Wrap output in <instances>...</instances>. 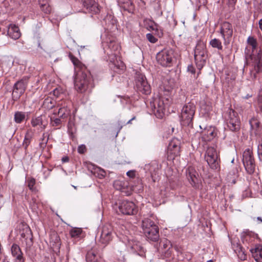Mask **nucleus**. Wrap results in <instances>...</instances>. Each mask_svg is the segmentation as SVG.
<instances>
[{"mask_svg": "<svg viewBox=\"0 0 262 262\" xmlns=\"http://www.w3.org/2000/svg\"><path fill=\"white\" fill-rule=\"evenodd\" d=\"M233 249L240 259L244 260L246 259L247 255L245 253L244 249L241 245L236 244L234 246Z\"/></svg>", "mask_w": 262, "mask_h": 262, "instance_id": "24", "label": "nucleus"}, {"mask_svg": "<svg viewBox=\"0 0 262 262\" xmlns=\"http://www.w3.org/2000/svg\"><path fill=\"white\" fill-rule=\"evenodd\" d=\"M258 25L260 29L262 31V18L259 20Z\"/></svg>", "mask_w": 262, "mask_h": 262, "instance_id": "55", "label": "nucleus"}, {"mask_svg": "<svg viewBox=\"0 0 262 262\" xmlns=\"http://www.w3.org/2000/svg\"><path fill=\"white\" fill-rule=\"evenodd\" d=\"M108 48L111 51L115 52L114 54L116 56L117 55L116 52H118L120 49V46L117 42L112 40L108 43Z\"/></svg>", "mask_w": 262, "mask_h": 262, "instance_id": "28", "label": "nucleus"}, {"mask_svg": "<svg viewBox=\"0 0 262 262\" xmlns=\"http://www.w3.org/2000/svg\"><path fill=\"white\" fill-rule=\"evenodd\" d=\"M64 91L60 87L55 89L53 91V94L54 96L58 97H60L62 94H63Z\"/></svg>", "mask_w": 262, "mask_h": 262, "instance_id": "40", "label": "nucleus"}, {"mask_svg": "<svg viewBox=\"0 0 262 262\" xmlns=\"http://www.w3.org/2000/svg\"><path fill=\"white\" fill-rule=\"evenodd\" d=\"M40 8L45 7L47 4H49V0H38Z\"/></svg>", "mask_w": 262, "mask_h": 262, "instance_id": "49", "label": "nucleus"}, {"mask_svg": "<svg viewBox=\"0 0 262 262\" xmlns=\"http://www.w3.org/2000/svg\"><path fill=\"white\" fill-rule=\"evenodd\" d=\"M247 43L252 47L250 55L251 61H247V64L250 67L249 79L253 81L257 78V75L262 72L261 51L257 50V42L253 37L249 36Z\"/></svg>", "mask_w": 262, "mask_h": 262, "instance_id": "1", "label": "nucleus"}, {"mask_svg": "<svg viewBox=\"0 0 262 262\" xmlns=\"http://www.w3.org/2000/svg\"><path fill=\"white\" fill-rule=\"evenodd\" d=\"M257 154L259 159L262 160V137L258 142L257 146Z\"/></svg>", "mask_w": 262, "mask_h": 262, "instance_id": "41", "label": "nucleus"}, {"mask_svg": "<svg viewBox=\"0 0 262 262\" xmlns=\"http://www.w3.org/2000/svg\"><path fill=\"white\" fill-rule=\"evenodd\" d=\"M220 32L222 35V38L224 40V44H229L230 38L233 34L232 25L228 22H224L221 25Z\"/></svg>", "mask_w": 262, "mask_h": 262, "instance_id": "14", "label": "nucleus"}, {"mask_svg": "<svg viewBox=\"0 0 262 262\" xmlns=\"http://www.w3.org/2000/svg\"><path fill=\"white\" fill-rule=\"evenodd\" d=\"M147 39L151 43H154L157 42L158 39L156 38L152 34L147 33L146 35Z\"/></svg>", "mask_w": 262, "mask_h": 262, "instance_id": "42", "label": "nucleus"}, {"mask_svg": "<svg viewBox=\"0 0 262 262\" xmlns=\"http://www.w3.org/2000/svg\"><path fill=\"white\" fill-rule=\"evenodd\" d=\"M68 109L67 107L63 106L59 108L57 113H54L53 115H57L59 118H63L67 112Z\"/></svg>", "mask_w": 262, "mask_h": 262, "instance_id": "37", "label": "nucleus"}, {"mask_svg": "<svg viewBox=\"0 0 262 262\" xmlns=\"http://www.w3.org/2000/svg\"><path fill=\"white\" fill-rule=\"evenodd\" d=\"M146 23L148 24V26L147 27V28L149 31L155 30V28L153 26V24H154V22L150 20H148L146 21Z\"/></svg>", "mask_w": 262, "mask_h": 262, "instance_id": "48", "label": "nucleus"}, {"mask_svg": "<svg viewBox=\"0 0 262 262\" xmlns=\"http://www.w3.org/2000/svg\"><path fill=\"white\" fill-rule=\"evenodd\" d=\"M82 230L81 228H74L70 231V234L72 237L76 238L80 237Z\"/></svg>", "mask_w": 262, "mask_h": 262, "instance_id": "35", "label": "nucleus"}, {"mask_svg": "<svg viewBox=\"0 0 262 262\" xmlns=\"http://www.w3.org/2000/svg\"><path fill=\"white\" fill-rule=\"evenodd\" d=\"M29 77L24 76L21 79L17 81L14 85L12 95L14 97L19 98L25 91Z\"/></svg>", "mask_w": 262, "mask_h": 262, "instance_id": "13", "label": "nucleus"}, {"mask_svg": "<svg viewBox=\"0 0 262 262\" xmlns=\"http://www.w3.org/2000/svg\"><path fill=\"white\" fill-rule=\"evenodd\" d=\"M7 35L12 39L16 40L21 36L19 28L15 24H10L8 27Z\"/></svg>", "mask_w": 262, "mask_h": 262, "instance_id": "22", "label": "nucleus"}, {"mask_svg": "<svg viewBox=\"0 0 262 262\" xmlns=\"http://www.w3.org/2000/svg\"><path fill=\"white\" fill-rule=\"evenodd\" d=\"M145 169L149 171L151 178H154V175L156 174L157 171L158 170V165L156 162H151L145 165Z\"/></svg>", "mask_w": 262, "mask_h": 262, "instance_id": "25", "label": "nucleus"}, {"mask_svg": "<svg viewBox=\"0 0 262 262\" xmlns=\"http://www.w3.org/2000/svg\"><path fill=\"white\" fill-rule=\"evenodd\" d=\"M41 10L46 14H50L52 11V8L50 4H47L40 8Z\"/></svg>", "mask_w": 262, "mask_h": 262, "instance_id": "43", "label": "nucleus"}, {"mask_svg": "<svg viewBox=\"0 0 262 262\" xmlns=\"http://www.w3.org/2000/svg\"><path fill=\"white\" fill-rule=\"evenodd\" d=\"M209 44L212 47L217 48L218 50H222L223 46L221 41L216 38H214L210 41Z\"/></svg>", "mask_w": 262, "mask_h": 262, "instance_id": "32", "label": "nucleus"}, {"mask_svg": "<svg viewBox=\"0 0 262 262\" xmlns=\"http://www.w3.org/2000/svg\"><path fill=\"white\" fill-rule=\"evenodd\" d=\"M70 56L71 61H72L76 68L79 69L78 71L86 70V68L82 64V63L78 59V58L73 55H70Z\"/></svg>", "mask_w": 262, "mask_h": 262, "instance_id": "27", "label": "nucleus"}, {"mask_svg": "<svg viewBox=\"0 0 262 262\" xmlns=\"http://www.w3.org/2000/svg\"><path fill=\"white\" fill-rule=\"evenodd\" d=\"M207 262H213L212 260H209Z\"/></svg>", "mask_w": 262, "mask_h": 262, "instance_id": "62", "label": "nucleus"}, {"mask_svg": "<svg viewBox=\"0 0 262 262\" xmlns=\"http://www.w3.org/2000/svg\"><path fill=\"white\" fill-rule=\"evenodd\" d=\"M201 135L203 140L209 141L217 135V131L214 127L208 126L202 131Z\"/></svg>", "mask_w": 262, "mask_h": 262, "instance_id": "20", "label": "nucleus"}, {"mask_svg": "<svg viewBox=\"0 0 262 262\" xmlns=\"http://www.w3.org/2000/svg\"><path fill=\"white\" fill-rule=\"evenodd\" d=\"M236 176L234 174L233 179H231L230 174H229L227 176V179L231 184H234L236 183Z\"/></svg>", "mask_w": 262, "mask_h": 262, "instance_id": "50", "label": "nucleus"}, {"mask_svg": "<svg viewBox=\"0 0 262 262\" xmlns=\"http://www.w3.org/2000/svg\"><path fill=\"white\" fill-rule=\"evenodd\" d=\"M174 54L171 49H164L159 52L156 56L158 62L164 67H170L173 62Z\"/></svg>", "mask_w": 262, "mask_h": 262, "instance_id": "6", "label": "nucleus"}, {"mask_svg": "<svg viewBox=\"0 0 262 262\" xmlns=\"http://www.w3.org/2000/svg\"><path fill=\"white\" fill-rule=\"evenodd\" d=\"M136 119V117H133L132 119H130L129 120L127 121L126 123L127 124H130L132 123V121Z\"/></svg>", "mask_w": 262, "mask_h": 262, "instance_id": "57", "label": "nucleus"}, {"mask_svg": "<svg viewBox=\"0 0 262 262\" xmlns=\"http://www.w3.org/2000/svg\"><path fill=\"white\" fill-rule=\"evenodd\" d=\"M86 260L87 262H98L97 257L96 254L92 251H89L86 255Z\"/></svg>", "mask_w": 262, "mask_h": 262, "instance_id": "31", "label": "nucleus"}, {"mask_svg": "<svg viewBox=\"0 0 262 262\" xmlns=\"http://www.w3.org/2000/svg\"><path fill=\"white\" fill-rule=\"evenodd\" d=\"M187 71L191 74L193 75V77L195 78H197L199 76V74L201 73V70L200 71L199 70V72H198L197 74H195V69L194 67L192 64H189L187 67Z\"/></svg>", "mask_w": 262, "mask_h": 262, "instance_id": "38", "label": "nucleus"}, {"mask_svg": "<svg viewBox=\"0 0 262 262\" xmlns=\"http://www.w3.org/2000/svg\"><path fill=\"white\" fill-rule=\"evenodd\" d=\"M205 160L211 168L216 169L219 167L218 152L214 147H208L205 154Z\"/></svg>", "mask_w": 262, "mask_h": 262, "instance_id": "8", "label": "nucleus"}, {"mask_svg": "<svg viewBox=\"0 0 262 262\" xmlns=\"http://www.w3.org/2000/svg\"><path fill=\"white\" fill-rule=\"evenodd\" d=\"M154 113L155 116L159 119H162L165 115L166 107L167 103L165 102L163 98L156 99L154 102Z\"/></svg>", "mask_w": 262, "mask_h": 262, "instance_id": "12", "label": "nucleus"}, {"mask_svg": "<svg viewBox=\"0 0 262 262\" xmlns=\"http://www.w3.org/2000/svg\"><path fill=\"white\" fill-rule=\"evenodd\" d=\"M56 116L53 114L50 116V124L53 127H58L61 124V118Z\"/></svg>", "mask_w": 262, "mask_h": 262, "instance_id": "30", "label": "nucleus"}, {"mask_svg": "<svg viewBox=\"0 0 262 262\" xmlns=\"http://www.w3.org/2000/svg\"><path fill=\"white\" fill-rule=\"evenodd\" d=\"M118 209L122 214L128 215L135 214L138 211L135 204L126 200H123L119 204Z\"/></svg>", "mask_w": 262, "mask_h": 262, "instance_id": "11", "label": "nucleus"}, {"mask_svg": "<svg viewBox=\"0 0 262 262\" xmlns=\"http://www.w3.org/2000/svg\"><path fill=\"white\" fill-rule=\"evenodd\" d=\"M92 2L95 1L94 0H85L83 2V5L88 11H89L92 6V3H91Z\"/></svg>", "mask_w": 262, "mask_h": 262, "instance_id": "45", "label": "nucleus"}, {"mask_svg": "<svg viewBox=\"0 0 262 262\" xmlns=\"http://www.w3.org/2000/svg\"><path fill=\"white\" fill-rule=\"evenodd\" d=\"M35 184V180L34 178H30L28 181V186L29 189L33 191L34 190V186Z\"/></svg>", "mask_w": 262, "mask_h": 262, "instance_id": "44", "label": "nucleus"}, {"mask_svg": "<svg viewBox=\"0 0 262 262\" xmlns=\"http://www.w3.org/2000/svg\"><path fill=\"white\" fill-rule=\"evenodd\" d=\"M32 126L36 127L42 124V119L41 116H38L36 118H33L31 121Z\"/></svg>", "mask_w": 262, "mask_h": 262, "instance_id": "36", "label": "nucleus"}, {"mask_svg": "<svg viewBox=\"0 0 262 262\" xmlns=\"http://www.w3.org/2000/svg\"><path fill=\"white\" fill-rule=\"evenodd\" d=\"M56 241H58V236H57V235H56Z\"/></svg>", "mask_w": 262, "mask_h": 262, "instance_id": "63", "label": "nucleus"}, {"mask_svg": "<svg viewBox=\"0 0 262 262\" xmlns=\"http://www.w3.org/2000/svg\"><path fill=\"white\" fill-rule=\"evenodd\" d=\"M121 64H122V65H121V67H122V69H123V67H124V66H123V64L122 63H121Z\"/></svg>", "mask_w": 262, "mask_h": 262, "instance_id": "64", "label": "nucleus"}, {"mask_svg": "<svg viewBox=\"0 0 262 262\" xmlns=\"http://www.w3.org/2000/svg\"><path fill=\"white\" fill-rule=\"evenodd\" d=\"M249 123L250 124L251 128L254 131V133L256 135L259 134L260 131V122L258 120L257 118L253 117L250 120Z\"/></svg>", "mask_w": 262, "mask_h": 262, "instance_id": "26", "label": "nucleus"}, {"mask_svg": "<svg viewBox=\"0 0 262 262\" xmlns=\"http://www.w3.org/2000/svg\"><path fill=\"white\" fill-rule=\"evenodd\" d=\"M236 2V0H228L229 5L233 7Z\"/></svg>", "mask_w": 262, "mask_h": 262, "instance_id": "54", "label": "nucleus"}, {"mask_svg": "<svg viewBox=\"0 0 262 262\" xmlns=\"http://www.w3.org/2000/svg\"><path fill=\"white\" fill-rule=\"evenodd\" d=\"M207 58L206 44L200 41L198 42L194 50V60L197 68L200 71L205 66Z\"/></svg>", "mask_w": 262, "mask_h": 262, "instance_id": "4", "label": "nucleus"}, {"mask_svg": "<svg viewBox=\"0 0 262 262\" xmlns=\"http://www.w3.org/2000/svg\"><path fill=\"white\" fill-rule=\"evenodd\" d=\"M2 262H9L8 260H7L6 259H4Z\"/></svg>", "mask_w": 262, "mask_h": 262, "instance_id": "60", "label": "nucleus"}, {"mask_svg": "<svg viewBox=\"0 0 262 262\" xmlns=\"http://www.w3.org/2000/svg\"><path fill=\"white\" fill-rule=\"evenodd\" d=\"M250 251L256 261L262 262V245H257Z\"/></svg>", "mask_w": 262, "mask_h": 262, "instance_id": "23", "label": "nucleus"}, {"mask_svg": "<svg viewBox=\"0 0 262 262\" xmlns=\"http://www.w3.org/2000/svg\"><path fill=\"white\" fill-rule=\"evenodd\" d=\"M20 236L22 246L25 247L26 251L29 250L33 244V236L30 228L26 227Z\"/></svg>", "mask_w": 262, "mask_h": 262, "instance_id": "15", "label": "nucleus"}, {"mask_svg": "<svg viewBox=\"0 0 262 262\" xmlns=\"http://www.w3.org/2000/svg\"><path fill=\"white\" fill-rule=\"evenodd\" d=\"M75 77V89L79 93L91 91L94 86L90 74L85 71H77Z\"/></svg>", "mask_w": 262, "mask_h": 262, "instance_id": "2", "label": "nucleus"}, {"mask_svg": "<svg viewBox=\"0 0 262 262\" xmlns=\"http://www.w3.org/2000/svg\"><path fill=\"white\" fill-rule=\"evenodd\" d=\"M243 162L245 169L249 174H252L255 170V164L252 151L246 149L243 155Z\"/></svg>", "mask_w": 262, "mask_h": 262, "instance_id": "10", "label": "nucleus"}, {"mask_svg": "<svg viewBox=\"0 0 262 262\" xmlns=\"http://www.w3.org/2000/svg\"><path fill=\"white\" fill-rule=\"evenodd\" d=\"M47 136H48L47 133H43L42 135V142L39 143V146L42 148H44L46 146L48 139L46 140L45 142H43V141H44V138Z\"/></svg>", "mask_w": 262, "mask_h": 262, "instance_id": "46", "label": "nucleus"}, {"mask_svg": "<svg viewBox=\"0 0 262 262\" xmlns=\"http://www.w3.org/2000/svg\"><path fill=\"white\" fill-rule=\"evenodd\" d=\"M141 227L148 240L156 242L159 239V228L151 220L145 218L142 220Z\"/></svg>", "mask_w": 262, "mask_h": 262, "instance_id": "3", "label": "nucleus"}, {"mask_svg": "<svg viewBox=\"0 0 262 262\" xmlns=\"http://www.w3.org/2000/svg\"><path fill=\"white\" fill-rule=\"evenodd\" d=\"M135 84L138 91L143 94L148 95L151 93L150 85L146 80L144 75L140 73H136Z\"/></svg>", "mask_w": 262, "mask_h": 262, "instance_id": "9", "label": "nucleus"}, {"mask_svg": "<svg viewBox=\"0 0 262 262\" xmlns=\"http://www.w3.org/2000/svg\"><path fill=\"white\" fill-rule=\"evenodd\" d=\"M136 171L135 170H129L126 172V175L131 178L135 177Z\"/></svg>", "mask_w": 262, "mask_h": 262, "instance_id": "53", "label": "nucleus"}, {"mask_svg": "<svg viewBox=\"0 0 262 262\" xmlns=\"http://www.w3.org/2000/svg\"><path fill=\"white\" fill-rule=\"evenodd\" d=\"M257 220L258 221H259L260 222H262V219H261V218L260 217H257Z\"/></svg>", "mask_w": 262, "mask_h": 262, "instance_id": "59", "label": "nucleus"}, {"mask_svg": "<svg viewBox=\"0 0 262 262\" xmlns=\"http://www.w3.org/2000/svg\"><path fill=\"white\" fill-rule=\"evenodd\" d=\"M180 141L177 138L172 139L169 143L167 152L169 155L177 156L180 152Z\"/></svg>", "mask_w": 262, "mask_h": 262, "instance_id": "19", "label": "nucleus"}, {"mask_svg": "<svg viewBox=\"0 0 262 262\" xmlns=\"http://www.w3.org/2000/svg\"><path fill=\"white\" fill-rule=\"evenodd\" d=\"M130 248L134 252H137L139 249H141V247L137 244L131 246Z\"/></svg>", "mask_w": 262, "mask_h": 262, "instance_id": "52", "label": "nucleus"}, {"mask_svg": "<svg viewBox=\"0 0 262 262\" xmlns=\"http://www.w3.org/2000/svg\"><path fill=\"white\" fill-rule=\"evenodd\" d=\"M257 107L259 111L262 113V95L259 96L257 99Z\"/></svg>", "mask_w": 262, "mask_h": 262, "instance_id": "47", "label": "nucleus"}, {"mask_svg": "<svg viewBox=\"0 0 262 262\" xmlns=\"http://www.w3.org/2000/svg\"><path fill=\"white\" fill-rule=\"evenodd\" d=\"M251 96H252L251 95L247 94L245 97H244V98H245L246 99H248V98L251 97Z\"/></svg>", "mask_w": 262, "mask_h": 262, "instance_id": "58", "label": "nucleus"}, {"mask_svg": "<svg viewBox=\"0 0 262 262\" xmlns=\"http://www.w3.org/2000/svg\"><path fill=\"white\" fill-rule=\"evenodd\" d=\"M43 106L47 109H52L54 106V101L51 98H47L44 100Z\"/></svg>", "mask_w": 262, "mask_h": 262, "instance_id": "33", "label": "nucleus"}, {"mask_svg": "<svg viewBox=\"0 0 262 262\" xmlns=\"http://www.w3.org/2000/svg\"><path fill=\"white\" fill-rule=\"evenodd\" d=\"M69 161V158L67 157H63L62 158V161L63 162H67Z\"/></svg>", "mask_w": 262, "mask_h": 262, "instance_id": "56", "label": "nucleus"}, {"mask_svg": "<svg viewBox=\"0 0 262 262\" xmlns=\"http://www.w3.org/2000/svg\"><path fill=\"white\" fill-rule=\"evenodd\" d=\"M32 138V135L31 133V132L30 130H28L25 135V138L23 143V145L25 149L27 148L30 144Z\"/></svg>", "mask_w": 262, "mask_h": 262, "instance_id": "29", "label": "nucleus"}, {"mask_svg": "<svg viewBox=\"0 0 262 262\" xmlns=\"http://www.w3.org/2000/svg\"><path fill=\"white\" fill-rule=\"evenodd\" d=\"M187 178L192 186H195L198 183V173L192 167H189L186 171Z\"/></svg>", "mask_w": 262, "mask_h": 262, "instance_id": "21", "label": "nucleus"}, {"mask_svg": "<svg viewBox=\"0 0 262 262\" xmlns=\"http://www.w3.org/2000/svg\"><path fill=\"white\" fill-rule=\"evenodd\" d=\"M226 120L227 127L231 131L236 132L240 129V119L237 113L234 110L230 109L228 111Z\"/></svg>", "mask_w": 262, "mask_h": 262, "instance_id": "7", "label": "nucleus"}, {"mask_svg": "<svg viewBox=\"0 0 262 262\" xmlns=\"http://www.w3.org/2000/svg\"><path fill=\"white\" fill-rule=\"evenodd\" d=\"M25 118V114L23 112H17L14 115V121L17 123H20Z\"/></svg>", "mask_w": 262, "mask_h": 262, "instance_id": "34", "label": "nucleus"}, {"mask_svg": "<svg viewBox=\"0 0 262 262\" xmlns=\"http://www.w3.org/2000/svg\"><path fill=\"white\" fill-rule=\"evenodd\" d=\"M86 151V147L84 145H81L78 147V152L80 154H83Z\"/></svg>", "mask_w": 262, "mask_h": 262, "instance_id": "51", "label": "nucleus"}, {"mask_svg": "<svg viewBox=\"0 0 262 262\" xmlns=\"http://www.w3.org/2000/svg\"><path fill=\"white\" fill-rule=\"evenodd\" d=\"M91 3H92V6L89 11L94 14L99 13L100 9L98 4L96 2H92Z\"/></svg>", "mask_w": 262, "mask_h": 262, "instance_id": "39", "label": "nucleus"}, {"mask_svg": "<svg viewBox=\"0 0 262 262\" xmlns=\"http://www.w3.org/2000/svg\"><path fill=\"white\" fill-rule=\"evenodd\" d=\"M129 5H130V6L131 7H133V3H132V2H129Z\"/></svg>", "mask_w": 262, "mask_h": 262, "instance_id": "61", "label": "nucleus"}, {"mask_svg": "<svg viewBox=\"0 0 262 262\" xmlns=\"http://www.w3.org/2000/svg\"><path fill=\"white\" fill-rule=\"evenodd\" d=\"M11 254L13 262H25V258L20 247L16 244H13L11 247Z\"/></svg>", "mask_w": 262, "mask_h": 262, "instance_id": "18", "label": "nucleus"}, {"mask_svg": "<svg viewBox=\"0 0 262 262\" xmlns=\"http://www.w3.org/2000/svg\"><path fill=\"white\" fill-rule=\"evenodd\" d=\"M112 228L110 226L103 227L99 238V242L104 246L107 245L112 239Z\"/></svg>", "mask_w": 262, "mask_h": 262, "instance_id": "17", "label": "nucleus"}, {"mask_svg": "<svg viewBox=\"0 0 262 262\" xmlns=\"http://www.w3.org/2000/svg\"><path fill=\"white\" fill-rule=\"evenodd\" d=\"M158 251L166 258H170L172 254V244L166 238L161 239L159 243Z\"/></svg>", "mask_w": 262, "mask_h": 262, "instance_id": "16", "label": "nucleus"}, {"mask_svg": "<svg viewBox=\"0 0 262 262\" xmlns=\"http://www.w3.org/2000/svg\"><path fill=\"white\" fill-rule=\"evenodd\" d=\"M195 112V105L191 102L185 104L181 110L180 118L183 125H189L192 122Z\"/></svg>", "mask_w": 262, "mask_h": 262, "instance_id": "5", "label": "nucleus"}]
</instances>
